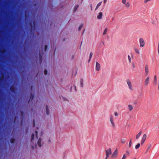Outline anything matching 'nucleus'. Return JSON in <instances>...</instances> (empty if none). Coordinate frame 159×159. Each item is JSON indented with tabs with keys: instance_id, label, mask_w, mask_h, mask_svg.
<instances>
[{
	"instance_id": "f257e3e1",
	"label": "nucleus",
	"mask_w": 159,
	"mask_h": 159,
	"mask_svg": "<svg viewBox=\"0 0 159 159\" xmlns=\"http://www.w3.org/2000/svg\"><path fill=\"white\" fill-rule=\"evenodd\" d=\"M126 82L129 90L131 91L133 90L134 89L131 81L129 79H127L126 80Z\"/></svg>"
},
{
	"instance_id": "f03ea898",
	"label": "nucleus",
	"mask_w": 159,
	"mask_h": 159,
	"mask_svg": "<svg viewBox=\"0 0 159 159\" xmlns=\"http://www.w3.org/2000/svg\"><path fill=\"white\" fill-rule=\"evenodd\" d=\"M110 121L111 124V127L114 128L115 127L116 125L114 121V117L112 115L110 116Z\"/></svg>"
},
{
	"instance_id": "7ed1b4c3",
	"label": "nucleus",
	"mask_w": 159,
	"mask_h": 159,
	"mask_svg": "<svg viewBox=\"0 0 159 159\" xmlns=\"http://www.w3.org/2000/svg\"><path fill=\"white\" fill-rule=\"evenodd\" d=\"M106 157L105 159H107V158L109 157V155L111 153V149L109 148L107 150H106Z\"/></svg>"
},
{
	"instance_id": "20e7f679",
	"label": "nucleus",
	"mask_w": 159,
	"mask_h": 159,
	"mask_svg": "<svg viewBox=\"0 0 159 159\" xmlns=\"http://www.w3.org/2000/svg\"><path fill=\"white\" fill-rule=\"evenodd\" d=\"M140 46L141 47H143L145 45V42L142 38H140L139 40Z\"/></svg>"
},
{
	"instance_id": "39448f33",
	"label": "nucleus",
	"mask_w": 159,
	"mask_h": 159,
	"mask_svg": "<svg viewBox=\"0 0 159 159\" xmlns=\"http://www.w3.org/2000/svg\"><path fill=\"white\" fill-rule=\"evenodd\" d=\"M133 54L132 53H131L130 55H128V60L129 63L131 62L132 59L133 58Z\"/></svg>"
},
{
	"instance_id": "423d86ee",
	"label": "nucleus",
	"mask_w": 159,
	"mask_h": 159,
	"mask_svg": "<svg viewBox=\"0 0 159 159\" xmlns=\"http://www.w3.org/2000/svg\"><path fill=\"white\" fill-rule=\"evenodd\" d=\"M117 154H118V151L116 149L115 150V152H114L113 154H112L111 157V158H116L117 157Z\"/></svg>"
},
{
	"instance_id": "0eeeda50",
	"label": "nucleus",
	"mask_w": 159,
	"mask_h": 159,
	"mask_svg": "<svg viewBox=\"0 0 159 159\" xmlns=\"http://www.w3.org/2000/svg\"><path fill=\"white\" fill-rule=\"evenodd\" d=\"M146 134H143L141 142V145H143V143H144V142H145L146 140Z\"/></svg>"
},
{
	"instance_id": "6e6552de",
	"label": "nucleus",
	"mask_w": 159,
	"mask_h": 159,
	"mask_svg": "<svg viewBox=\"0 0 159 159\" xmlns=\"http://www.w3.org/2000/svg\"><path fill=\"white\" fill-rule=\"evenodd\" d=\"M144 70L145 73L146 74V75H147L149 73V67L148 65H146L145 66L144 68Z\"/></svg>"
},
{
	"instance_id": "1a4fd4ad",
	"label": "nucleus",
	"mask_w": 159,
	"mask_h": 159,
	"mask_svg": "<svg viewBox=\"0 0 159 159\" xmlns=\"http://www.w3.org/2000/svg\"><path fill=\"white\" fill-rule=\"evenodd\" d=\"M101 68V66L99 63L98 62H96V67L95 69L97 71H99Z\"/></svg>"
},
{
	"instance_id": "9d476101",
	"label": "nucleus",
	"mask_w": 159,
	"mask_h": 159,
	"mask_svg": "<svg viewBox=\"0 0 159 159\" xmlns=\"http://www.w3.org/2000/svg\"><path fill=\"white\" fill-rule=\"evenodd\" d=\"M149 77H148L144 81V85L147 86L149 82Z\"/></svg>"
},
{
	"instance_id": "9b49d317",
	"label": "nucleus",
	"mask_w": 159,
	"mask_h": 159,
	"mask_svg": "<svg viewBox=\"0 0 159 159\" xmlns=\"http://www.w3.org/2000/svg\"><path fill=\"white\" fill-rule=\"evenodd\" d=\"M134 52L136 54H140V51H139V49H138V48H137L136 47H134Z\"/></svg>"
},
{
	"instance_id": "f8f14e48",
	"label": "nucleus",
	"mask_w": 159,
	"mask_h": 159,
	"mask_svg": "<svg viewBox=\"0 0 159 159\" xmlns=\"http://www.w3.org/2000/svg\"><path fill=\"white\" fill-rule=\"evenodd\" d=\"M102 13L100 12L99 13L98 15L97 16V18L98 19H100L102 18Z\"/></svg>"
},
{
	"instance_id": "ddd939ff",
	"label": "nucleus",
	"mask_w": 159,
	"mask_h": 159,
	"mask_svg": "<svg viewBox=\"0 0 159 159\" xmlns=\"http://www.w3.org/2000/svg\"><path fill=\"white\" fill-rule=\"evenodd\" d=\"M41 139L39 138L38 141V145L39 147H41Z\"/></svg>"
},
{
	"instance_id": "4468645a",
	"label": "nucleus",
	"mask_w": 159,
	"mask_h": 159,
	"mask_svg": "<svg viewBox=\"0 0 159 159\" xmlns=\"http://www.w3.org/2000/svg\"><path fill=\"white\" fill-rule=\"evenodd\" d=\"M142 134L141 131H140L138 133L136 136V139H138L140 136V135H141Z\"/></svg>"
},
{
	"instance_id": "2eb2a0df",
	"label": "nucleus",
	"mask_w": 159,
	"mask_h": 159,
	"mask_svg": "<svg viewBox=\"0 0 159 159\" xmlns=\"http://www.w3.org/2000/svg\"><path fill=\"white\" fill-rule=\"evenodd\" d=\"M131 66L133 68H135L136 67V63L134 62H132L131 64Z\"/></svg>"
},
{
	"instance_id": "dca6fc26",
	"label": "nucleus",
	"mask_w": 159,
	"mask_h": 159,
	"mask_svg": "<svg viewBox=\"0 0 159 159\" xmlns=\"http://www.w3.org/2000/svg\"><path fill=\"white\" fill-rule=\"evenodd\" d=\"M93 53L92 52H91L90 53V54H89V59L88 60V62H89L92 57V56H93Z\"/></svg>"
},
{
	"instance_id": "f3484780",
	"label": "nucleus",
	"mask_w": 159,
	"mask_h": 159,
	"mask_svg": "<svg viewBox=\"0 0 159 159\" xmlns=\"http://www.w3.org/2000/svg\"><path fill=\"white\" fill-rule=\"evenodd\" d=\"M83 79H80V84L81 85V87L82 88L83 87Z\"/></svg>"
},
{
	"instance_id": "a211bd4d",
	"label": "nucleus",
	"mask_w": 159,
	"mask_h": 159,
	"mask_svg": "<svg viewBox=\"0 0 159 159\" xmlns=\"http://www.w3.org/2000/svg\"><path fill=\"white\" fill-rule=\"evenodd\" d=\"M154 84H155L156 85L157 84V76L156 75H155L154 76Z\"/></svg>"
},
{
	"instance_id": "6ab92c4d",
	"label": "nucleus",
	"mask_w": 159,
	"mask_h": 159,
	"mask_svg": "<svg viewBox=\"0 0 159 159\" xmlns=\"http://www.w3.org/2000/svg\"><path fill=\"white\" fill-rule=\"evenodd\" d=\"M46 112L47 115H48L49 114V111L48 110V106H47L46 107Z\"/></svg>"
},
{
	"instance_id": "aec40b11",
	"label": "nucleus",
	"mask_w": 159,
	"mask_h": 159,
	"mask_svg": "<svg viewBox=\"0 0 159 159\" xmlns=\"http://www.w3.org/2000/svg\"><path fill=\"white\" fill-rule=\"evenodd\" d=\"M152 146V145L151 144H149L148 145V148H147V150H146V152H147L148 151V150L149 149H150L151 148Z\"/></svg>"
},
{
	"instance_id": "412c9836",
	"label": "nucleus",
	"mask_w": 159,
	"mask_h": 159,
	"mask_svg": "<svg viewBox=\"0 0 159 159\" xmlns=\"http://www.w3.org/2000/svg\"><path fill=\"white\" fill-rule=\"evenodd\" d=\"M102 3V2H99L97 5L95 9V10H96L97 9L98 7L101 6Z\"/></svg>"
},
{
	"instance_id": "4be33fe9",
	"label": "nucleus",
	"mask_w": 159,
	"mask_h": 159,
	"mask_svg": "<svg viewBox=\"0 0 159 159\" xmlns=\"http://www.w3.org/2000/svg\"><path fill=\"white\" fill-rule=\"evenodd\" d=\"M129 109V111H131L133 109V107L131 105H129L128 106Z\"/></svg>"
},
{
	"instance_id": "5701e85b",
	"label": "nucleus",
	"mask_w": 159,
	"mask_h": 159,
	"mask_svg": "<svg viewBox=\"0 0 159 159\" xmlns=\"http://www.w3.org/2000/svg\"><path fill=\"white\" fill-rule=\"evenodd\" d=\"M78 7H79L78 5H76L75 6V8H74V12H75L76 11V10L77 9Z\"/></svg>"
},
{
	"instance_id": "b1692460",
	"label": "nucleus",
	"mask_w": 159,
	"mask_h": 159,
	"mask_svg": "<svg viewBox=\"0 0 159 159\" xmlns=\"http://www.w3.org/2000/svg\"><path fill=\"white\" fill-rule=\"evenodd\" d=\"M107 28H106L105 29L103 32V35H105L107 34Z\"/></svg>"
},
{
	"instance_id": "393cba45",
	"label": "nucleus",
	"mask_w": 159,
	"mask_h": 159,
	"mask_svg": "<svg viewBox=\"0 0 159 159\" xmlns=\"http://www.w3.org/2000/svg\"><path fill=\"white\" fill-rule=\"evenodd\" d=\"M140 146V144L139 143H138L137 144V145H136L135 146V148L136 149H138L139 147Z\"/></svg>"
},
{
	"instance_id": "a878e982",
	"label": "nucleus",
	"mask_w": 159,
	"mask_h": 159,
	"mask_svg": "<svg viewBox=\"0 0 159 159\" xmlns=\"http://www.w3.org/2000/svg\"><path fill=\"white\" fill-rule=\"evenodd\" d=\"M125 4V7H129L130 6V4L129 2H127Z\"/></svg>"
},
{
	"instance_id": "bb28decb",
	"label": "nucleus",
	"mask_w": 159,
	"mask_h": 159,
	"mask_svg": "<svg viewBox=\"0 0 159 159\" xmlns=\"http://www.w3.org/2000/svg\"><path fill=\"white\" fill-rule=\"evenodd\" d=\"M34 95H33L32 94H31L30 99V100L29 101H30V100H32L34 98Z\"/></svg>"
},
{
	"instance_id": "cd10ccee",
	"label": "nucleus",
	"mask_w": 159,
	"mask_h": 159,
	"mask_svg": "<svg viewBox=\"0 0 159 159\" xmlns=\"http://www.w3.org/2000/svg\"><path fill=\"white\" fill-rule=\"evenodd\" d=\"M39 57L40 61V62H41L42 60V56L41 55V53H39Z\"/></svg>"
},
{
	"instance_id": "c85d7f7f",
	"label": "nucleus",
	"mask_w": 159,
	"mask_h": 159,
	"mask_svg": "<svg viewBox=\"0 0 159 159\" xmlns=\"http://www.w3.org/2000/svg\"><path fill=\"white\" fill-rule=\"evenodd\" d=\"M131 144H132V139H131L130 140V141H129V148H130L131 147Z\"/></svg>"
},
{
	"instance_id": "c756f323",
	"label": "nucleus",
	"mask_w": 159,
	"mask_h": 159,
	"mask_svg": "<svg viewBox=\"0 0 159 159\" xmlns=\"http://www.w3.org/2000/svg\"><path fill=\"white\" fill-rule=\"evenodd\" d=\"M100 47H102L103 46H105L104 43L103 42H102L101 43H100Z\"/></svg>"
},
{
	"instance_id": "7c9ffc66",
	"label": "nucleus",
	"mask_w": 159,
	"mask_h": 159,
	"mask_svg": "<svg viewBox=\"0 0 159 159\" xmlns=\"http://www.w3.org/2000/svg\"><path fill=\"white\" fill-rule=\"evenodd\" d=\"M34 134H32L31 135V141H32L34 139Z\"/></svg>"
},
{
	"instance_id": "2f4dec72",
	"label": "nucleus",
	"mask_w": 159,
	"mask_h": 159,
	"mask_svg": "<svg viewBox=\"0 0 159 159\" xmlns=\"http://www.w3.org/2000/svg\"><path fill=\"white\" fill-rule=\"evenodd\" d=\"M83 24L81 25H80V26H79V27L78 28V30L79 31H80L81 29V28L83 27Z\"/></svg>"
},
{
	"instance_id": "473e14b6",
	"label": "nucleus",
	"mask_w": 159,
	"mask_h": 159,
	"mask_svg": "<svg viewBox=\"0 0 159 159\" xmlns=\"http://www.w3.org/2000/svg\"><path fill=\"white\" fill-rule=\"evenodd\" d=\"M121 142L122 143H124L126 142V140L124 139H121Z\"/></svg>"
},
{
	"instance_id": "72a5a7b5",
	"label": "nucleus",
	"mask_w": 159,
	"mask_h": 159,
	"mask_svg": "<svg viewBox=\"0 0 159 159\" xmlns=\"http://www.w3.org/2000/svg\"><path fill=\"white\" fill-rule=\"evenodd\" d=\"M10 90H11L13 92H14V89L13 88V87H11V88H10Z\"/></svg>"
},
{
	"instance_id": "f704fd0d",
	"label": "nucleus",
	"mask_w": 159,
	"mask_h": 159,
	"mask_svg": "<svg viewBox=\"0 0 159 159\" xmlns=\"http://www.w3.org/2000/svg\"><path fill=\"white\" fill-rule=\"evenodd\" d=\"M38 132V131L36 130L35 132V134L36 135V138L37 139H38V135H37V133Z\"/></svg>"
},
{
	"instance_id": "c9c22d12",
	"label": "nucleus",
	"mask_w": 159,
	"mask_h": 159,
	"mask_svg": "<svg viewBox=\"0 0 159 159\" xmlns=\"http://www.w3.org/2000/svg\"><path fill=\"white\" fill-rule=\"evenodd\" d=\"M15 139H11V143H13L14 142Z\"/></svg>"
},
{
	"instance_id": "e433bc0d",
	"label": "nucleus",
	"mask_w": 159,
	"mask_h": 159,
	"mask_svg": "<svg viewBox=\"0 0 159 159\" xmlns=\"http://www.w3.org/2000/svg\"><path fill=\"white\" fill-rule=\"evenodd\" d=\"M151 0H144V3H146L150 1Z\"/></svg>"
},
{
	"instance_id": "4c0bfd02",
	"label": "nucleus",
	"mask_w": 159,
	"mask_h": 159,
	"mask_svg": "<svg viewBox=\"0 0 159 159\" xmlns=\"http://www.w3.org/2000/svg\"><path fill=\"white\" fill-rule=\"evenodd\" d=\"M122 3L124 4H125L126 3V0H122Z\"/></svg>"
},
{
	"instance_id": "58836bf2",
	"label": "nucleus",
	"mask_w": 159,
	"mask_h": 159,
	"mask_svg": "<svg viewBox=\"0 0 159 159\" xmlns=\"http://www.w3.org/2000/svg\"><path fill=\"white\" fill-rule=\"evenodd\" d=\"M126 157V156L125 154H124L122 159H125Z\"/></svg>"
},
{
	"instance_id": "ea45409f",
	"label": "nucleus",
	"mask_w": 159,
	"mask_h": 159,
	"mask_svg": "<svg viewBox=\"0 0 159 159\" xmlns=\"http://www.w3.org/2000/svg\"><path fill=\"white\" fill-rule=\"evenodd\" d=\"M63 99L64 100H65V101H68V99H67V98H63Z\"/></svg>"
},
{
	"instance_id": "a19ab883",
	"label": "nucleus",
	"mask_w": 159,
	"mask_h": 159,
	"mask_svg": "<svg viewBox=\"0 0 159 159\" xmlns=\"http://www.w3.org/2000/svg\"><path fill=\"white\" fill-rule=\"evenodd\" d=\"M114 115L115 116H118V114L117 112H115L114 113Z\"/></svg>"
},
{
	"instance_id": "79ce46f5",
	"label": "nucleus",
	"mask_w": 159,
	"mask_h": 159,
	"mask_svg": "<svg viewBox=\"0 0 159 159\" xmlns=\"http://www.w3.org/2000/svg\"><path fill=\"white\" fill-rule=\"evenodd\" d=\"M47 71L46 70H45L44 71V74L46 75H47Z\"/></svg>"
},
{
	"instance_id": "37998d69",
	"label": "nucleus",
	"mask_w": 159,
	"mask_h": 159,
	"mask_svg": "<svg viewBox=\"0 0 159 159\" xmlns=\"http://www.w3.org/2000/svg\"><path fill=\"white\" fill-rule=\"evenodd\" d=\"M47 47H48V46L47 45H46L45 46V51L46 50L47 48Z\"/></svg>"
},
{
	"instance_id": "c03bdc74",
	"label": "nucleus",
	"mask_w": 159,
	"mask_h": 159,
	"mask_svg": "<svg viewBox=\"0 0 159 159\" xmlns=\"http://www.w3.org/2000/svg\"><path fill=\"white\" fill-rule=\"evenodd\" d=\"M107 0H103V2L104 3H105L106 2Z\"/></svg>"
},
{
	"instance_id": "a18cd8bd",
	"label": "nucleus",
	"mask_w": 159,
	"mask_h": 159,
	"mask_svg": "<svg viewBox=\"0 0 159 159\" xmlns=\"http://www.w3.org/2000/svg\"><path fill=\"white\" fill-rule=\"evenodd\" d=\"M40 132L41 136L43 135V133L42 131H41Z\"/></svg>"
},
{
	"instance_id": "49530a36",
	"label": "nucleus",
	"mask_w": 159,
	"mask_h": 159,
	"mask_svg": "<svg viewBox=\"0 0 159 159\" xmlns=\"http://www.w3.org/2000/svg\"><path fill=\"white\" fill-rule=\"evenodd\" d=\"M126 153L128 154L129 155V152H128V151H127L126 152Z\"/></svg>"
},
{
	"instance_id": "de8ad7c7",
	"label": "nucleus",
	"mask_w": 159,
	"mask_h": 159,
	"mask_svg": "<svg viewBox=\"0 0 159 159\" xmlns=\"http://www.w3.org/2000/svg\"><path fill=\"white\" fill-rule=\"evenodd\" d=\"M91 10H92V5L91 4Z\"/></svg>"
},
{
	"instance_id": "09e8293b",
	"label": "nucleus",
	"mask_w": 159,
	"mask_h": 159,
	"mask_svg": "<svg viewBox=\"0 0 159 159\" xmlns=\"http://www.w3.org/2000/svg\"><path fill=\"white\" fill-rule=\"evenodd\" d=\"M35 124H34V126Z\"/></svg>"
},
{
	"instance_id": "8fccbe9b",
	"label": "nucleus",
	"mask_w": 159,
	"mask_h": 159,
	"mask_svg": "<svg viewBox=\"0 0 159 159\" xmlns=\"http://www.w3.org/2000/svg\"><path fill=\"white\" fill-rule=\"evenodd\" d=\"M75 90H76V87L75 86Z\"/></svg>"
},
{
	"instance_id": "3c124183",
	"label": "nucleus",
	"mask_w": 159,
	"mask_h": 159,
	"mask_svg": "<svg viewBox=\"0 0 159 159\" xmlns=\"http://www.w3.org/2000/svg\"><path fill=\"white\" fill-rule=\"evenodd\" d=\"M158 89H159V84H158Z\"/></svg>"
}]
</instances>
